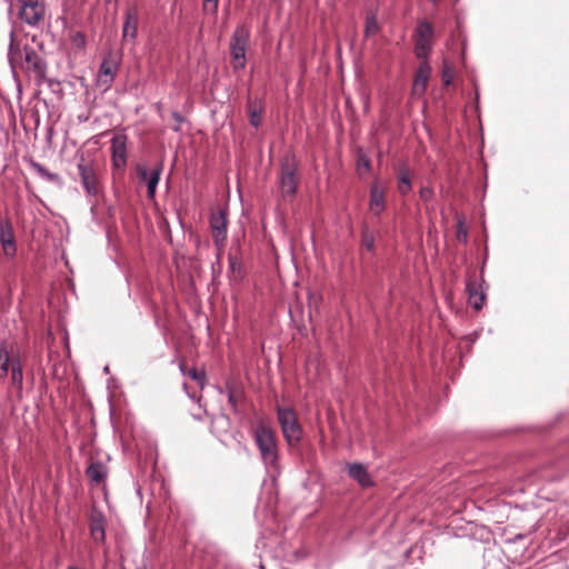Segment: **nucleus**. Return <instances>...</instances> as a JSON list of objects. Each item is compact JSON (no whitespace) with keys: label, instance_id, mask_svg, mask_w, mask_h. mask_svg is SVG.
I'll use <instances>...</instances> for the list:
<instances>
[{"label":"nucleus","instance_id":"obj_12","mask_svg":"<svg viewBox=\"0 0 569 569\" xmlns=\"http://www.w3.org/2000/svg\"><path fill=\"white\" fill-rule=\"evenodd\" d=\"M117 71V62L111 61L109 59H106L99 71L98 81L101 86H109V83L112 81L113 76Z\"/></svg>","mask_w":569,"mask_h":569},{"label":"nucleus","instance_id":"obj_14","mask_svg":"<svg viewBox=\"0 0 569 569\" xmlns=\"http://www.w3.org/2000/svg\"><path fill=\"white\" fill-rule=\"evenodd\" d=\"M90 528L91 536L96 541L104 540V519L100 512H92Z\"/></svg>","mask_w":569,"mask_h":569},{"label":"nucleus","instance_id":"obj_5","mask_svg":"<svg viewBox=\"0 0 569 569\" xmlns=\"http://www.w3.org/2000/svg\"><path fill=\"white\" fill-rule=\"evenodd\" d=\"M297 164L293 159H287L282 163L280 187L284 196H293L297 189Z\"/></svg>","mask_w":569,"mask_h":569},{"label":"nucleus","instance_id":"obj_31","mask_svg":"<svg viewBox=\"0 0 569 569\" xmlns=\"http://www.w3.org/2000/svg\"><path fill=\"white\" fill-rule=\"evenodd\" d=\"M430 194H431V190H430V189H428V188H422V189L420 190V196H421L422 198H425V199L429 198V197H430Z\"/></svg>","mask_w":569,"mask_h":569},{"label":"nucleus","instance_id":"obj_2","mask_svg":"<svg viewBox=\"0 0 569 569\" xmlns=\"http://www.w3.org/2000/svg\"><path fill=\"white\" fill-rule=\"evenodd\" d=\"M11 371V382L20 388L22 371L18 356L6 345L0 346V378H4Z\"/></svg>","mask_w":569,"mask_h":569},{"label":"nucleus","instance_id":"obj_1","mask_svg":"<svg viewBox=\"0 0 569 569\" xmlns=\"http://www.w3.org/2000/svg\"><path fill=\"white\" fill-rule=\"evenodd\" d=\"M256 441L266 463L273 465L277 460V442L274 431L261 422L256 429Z\"/></svg>","mask_w":569,"mask_h":569},{"label":"nucleus","instance_id":"obj_10","mask_svg":"<svg viewBox=\"0 0 569 569\" xmlns=\"http://www.w3.org/2000/svg\"><path fill=\"white\" fill-rule=\"evenodd\" d=\"M430 73H431V69H430L429 64L427 62L421 63L416 72V76L413 79V84H412V94L413 96L420 97L425 93V91L427 89L428 81H429Z\"/></svg>","mask_w":569,"mask_h":569},{"label":"nucleus","instance_id":"obj_17","mask_svg":"<svg viewBox=\"0 0 569 569\" xmlns=\"http://www.w3.org/2000/svg\"><path fill=\"white\" fill-rule=\"evenodd\" d=\"M137 36V21L131 13L127 14L126 22L122 30L123 40H134Z\"/></svg>","mask_w":569,"mask_h":569},{"label":"nucleus","instance_id":"obj_28","mask_svg":"<svg viewBox=\"0 0 569 569\" xmlns=\"http://www.w3.org/2000/svg\"><path fill=\"white\" fill-rule=\"evenodd\" d=\"M137 170L139 178L143 181H148L150 177L148 176L147 169L144 167L139 166Z\"/></svg>","mask_w":569,"mask_h":569},{"label":"nucleus","instance_id":"obj_27","mask_svg":"<svg viewBox=\"0 0 569 569\" xmlns=\"http://www.w3.org/2000/svg\"><path fill=\"white\" fill-rule=\"evenodd\" d=\"M442 79L445 84H449L453 79V71L449 67H445Z\"/></svg>","mask_w":569,"mask_h":569},{"label":"nucleus","instance_id":"obj_29","mask_svg":"<svg viewBox=\"0 0 569 569\" xmlns=\"http://www.w3.org/2000/svg\"><path fill=\"white\" fill-rule=\"evenodd\" d=\"M457 237L459 240H465L467 237V230L465 229L462 223H460L458 227Z\"/></svg>","mask_w":569,"mask_h":569},{"label":"nucleus","instance_id":"obj_25","mask_svg":"<svg viewBox=\"0 0 569 569\" xmlns=\"http://www.w3.org/2000/svg\"><path fill=\"white\" fill-rule=\"evenodd\" d=\"M250 122L253 127H258L261 122V110L257 107L250 109Z\"/></svg>","mask_w":569,"mask_h":569},{"label":"nucleus","instance_id":"obj_20","mask_svg":"<svg viewBox=\"0 0 569 569\" xmlns=\"http://www.w3.org/2000/svg\"><path fill=\"white\" fill-rule=\"evenodd\" d=\"M159 178H160V169H157L151 173L150 178L147 181L148 194L150 198L154 197V192H156L157 184L159 182Z\"/></svg>","mask_w":569,"mask_h":569},{"label":"nucleus","instance_id":"obj_13","mask_svg":"<svg viewBox=\"0 0 569 569\" xmlns=\"http://www.w3.org/2000/svg\"><path fill=\"white\" fill-rule=\"evenodd\" d=\"M348 472L351 478L358 481L361 487L371 486V479L367 469L362 465H349Z\"/></svg>","mask_w":569,"mask_h":569},{"label":"nucleus","instance_id":"obj_8","mask_svg":"<svg viewBox=\"0 0 569 569\" xmlns=\"http://www.w3.org/2000/svg\"><path fill=\"white\" fill-rule=\"evenodd\" d=\"M210 226L213 233V239L217 244L224 242L227 237V218L223 210L213 212L210 220Z\"/></svg>","mask_w":569,"mask_h":569},{"label":"nucleus","instance_id":"obj_7","mask_svg":"<svg viewBox=\"0 0 569 569\" xmlns=\"http://www.w3.org/2000/svg\"><path fill=\"white\" fill-rule=\"evenodd\" d=\"M44 16V7L40 0L22 2L20 8V17L29 24L38 23Z\"/></svg>","mask_w":569,"mask_h":569},{"label":"nucleus","instance_id":"obj_26","mask_svg":"<svg viewBox=\"0 0 569 569\" xmlns=\"http://www.w3.org/2000/svg\"><path fill=\"white\" fill-rule=\"evenodd\" d=\"M219 0H203V9L206 12L216 13Z\"/></svg>","mask_w":569,"mask_h":569},{"label":"nucleus","instance_id":"obj_16","mask_svg":"<svg viewBox=\"0 0 569 569\" xmlns=\"http://www.w3.org/2000/svg\"><path fill=\"white\" fill-rule=\"evenodd\" d=\"M79 170L84 188L88 192L96 191V178L92 170L83 164H79Z\"/></svg>","mask_w":569,"mask_h":569},{"label":"nucleus","instance_id":"obj_22","mask_svg":"<svg viewBox=\"0 0 569 569\" xmlns=\"http://www.w3.org/2000/svg\"><path fill=\"white\" fill-rule=\"evenodd\" d=\"M483 295L482 293H479L477 292L476 290H471L470 289V293H469V303L476 309V310H479L481 307H482V302H483Z\"/></svg>","mask_w":569,"mask_h":569},{"label":"nucleus","instance_id":"obj_6","mask_svg":"<svg viewBox=\"0 0 569 569\" xmlns=\"http://www.w3.org/2000/svg\"><path fill=\"white\" fill-rule=\"evenodd\" d=\"M432 27L421 22L417 30L416 53L418 58H426L431 48Z\"/></svg>","mask_w":569,"mask_h":569},{"label":"nucleus","instance_id":"obj_9","mask_svg":"<svg viewBox=\"0 0 569 569\" xmlns=\"http://www.w3.org/2000/svg\"><path fill=\"white\" fill-rule=\"evenodd\" d=\"M127 140L124 136H116L112 139V161L116 169H122L126 166L127 152H126Z\"/></svg>","mask_w":569,"mask_h":569},{"label":"nucleus","instance_id":"obj_21","mask_svg":"<svg viewBox=\"0 0 569 569\" xmlns=\"http://www.w3.org/2000/svg\"><path fill=\"white\" fill-rule=\"evenodd\" d=\"M379 31V24L375 16H368L366 21V36H375Z\"/></svg>","mask_w":569,"mask_h":569},{"label":"nucleus","instance_id":"obj_4","mask_svg":"<svg viewBox=\"0 0 569 569\" xmlns=\"http://www.w3.org/2000/svg\"><path fill=\"white\" fill-rule=\"evenodd\" d=\"M249 38V32L244 28H238L233 34L231 42V56L233 67L241 69L246 63V44Z\"/></svg>","mask_w":569,"mask_h":569},{"label":"nucleus","instance_id":"obj_24","mask_svg":"<svg viewBox=\"0 0 569 569\" xmlns=\"http://www.w3.org/2000/svg\"><path fill=\"white\" fill-rule=\"evenodd\" d=\"M369 168H370L369 159L365 154L360 153L358 156V171H359V173L361 174L363 172H367L369 170Z\"/></svg>","mask_w":569,"mask_h":569},{"label":"nucleus","instance_id":"obj_19","mask_svg":"<svg viewBox=\"0 0 569 569\" xmlns=\"http://www.w3.org/2000/svg\"><path fill=\"white\" fill-rule=\"evenodd\" d=\"M410 173L408 170L402 169L399 173V190L402 193H406L410 190Z\"/></svg>","mask_w":569,"mask_h":569},{"label":"nucleus","instance_id":"obj_23","mask_svg":"<svg viewBox=\"0 0 569 569\" xmlns=\"http://www.w3.org/2000/svg\"><path fill=\"white\" fill-rule=\"evenodd\" d=\"M26 60H27V68H33L38 73L42 72V67H41L40 61L37 58V56L27 53Z\"/></svg>","mask_w":569,"mask_h":569},{"label":"nucleus","instance_id":"obj_3","mask_svg":"<svg viewBox=\"0 0 569 569\" xmlns=\"http://www.w3.org/2000/svg\"><path fill=\"white\" fill-rule=\"evenodd\" d=\"M278 419L288 445L297 446L302 439V428L296 413L291 409H279Z\"/></svg>","mask_w":569,"mask_h":569},{"label":"nucleus","instance_id":"obj_15","mask_svg":"<svg viewBox=\"0 0 569 569\" xmlns=\"http://www.w3.org/2000/svg\"><path fill=\"white\" fill-rule=\"evenodd\" d=\"M383 198H385V191L379 186L375 184L371 188V194H370V209L376 214L380 213L383 209Z\"/></svg>","mask_w":569,"mask_h":569},{"label":"nucleus","instance_id":"obj_30","mask_svg":"<svg viewBox=\"0 0 569 569\" xmlns=\"http://www.w3.org/2000/svg\"><path fill=\"white\" fill-rule=\"evenodd\" d=\"M363 244L368 250H371L373 247V238L371 236L366 234L363 238Z\"/></svg>","mask_w":569,"mask_h":569},{"label":"nucleus","instance_id":"obj_18","mask_svg":"<svg viewBox=\"0 0 569 569\" xmlns=\"http://www.w3.org/2000/svg\"><path fill=\"white\" fill-rule=\"evenodd\" d=\"M88 477L94 482H101L106 478L107 470L101 463H92L87 470Z\"/></svg>","mask_w":569,"mask_h":569},{"label":"nucleus","instance_id":"obj_11","mask_svg":"<svg viewBox=\"0 0 569 569\" xmlns=\"http://www.w3.org/2000/svg\"><path fill=\"white\" fill-rule=\"evenodd\" d=\"M0 241L2 250L7 257H13L16 254V241L13 236L12 227L9 222H2L0 228Z\"/></svg>","mask_w":569,"mask_h":569}]
</instances>
